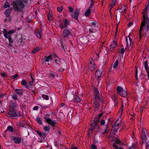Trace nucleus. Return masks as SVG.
Segmentation results:
<instances>
[{"mask_svg": "<svg viewBox=\"0 0 149 149\" xmlns=\"http://www.w3.org/2000/svg\"><path fill=\"white\" fill-rule=\"evenodd\" d=\"M88 67L90 70L91 72L94 71L96 68V65L93 61H90L88 64Z\"/></svg>", "mask_w": 149, "mask_h": 149, "instance_id": "obj_9", "label": "nucleus"}, {"mask_svg": "<svg viewBox=\"0 0 149 149\" xmlns=\"http://www.w3.org/2000/svg\"><path fill=\"white\" fill-rule=\"evenodd\" d=\"M69 22L70 21L66 19H63V22L64 24H63L61 23H60L59 26V28L61 29L66 28L68 25H69Z\"/></svg>", "mask_w": 149, "mask_h": 149, "instance_id": "obj_5", "label": "nucleus"}, {"mask_svg": "<svg viewBox=\"0 0 149 149\" xmlns=\"http://www.w3.org/2000/svg\"><path fill=\"white\" fill-rule=\"evenodd\" d=\"M36 121L40 125H41L42 124V121L39 118H37L36 119Z\"/></svg>", "mask_w": 149, "mask_h": 149, "instance_id": "obj_39", "label": "nucleus"}, {"mask_svg": "<svg viewBox=\"0 0 149 149\" xmlns=\"http://www.w3.org/2000/svg\"><path fill=\"white\" fill-rule=\"evenodd\" d=\"M144 67L147 72V73L148 74V78L149 79V68L148 66V62L147 61H146L144 62Z\"/></svg>", "mask_w": 149, "mask_h": 149, "instance_id": "obj_15", "label": "nucleus"}, {"mask_svg": "<svg viewBox=\"0 0 149 149\" xmlns=\"http://www.w3.org/2000/svg\"><path fill=\"white\" fill-rule=\"evenodd\" d=\"M102 73L100 71L97 70L95 73V76L99 79L101 76Z\"/></svg>", "mask_w": 149, "mask_h": 149, "instance_id": "obj_21", "label": "nucleus"}, {"mask_svg": "<svg viewBox=\"0 0 149 149\" xmlns=\"http://www.w3.org/2000/svg\"><path fill=\"white\" fill-rule=\"evenodd\" d=\"M117 43L115 41H113L110 45V47L112 48H114L116 46Z\"/></svg>", "mask_w": 149, "mask_h": 149, "instance_id": "obj_28", "label": "nucleus"}, {"mask_svg": "<svg viewBox=\"0 0 149 149\" xmlns=\"http://www.w3.org/2000/svg\"><path fill=\"white\" fill-rule=\"evenodd\" d=\"M55 62L56 63H57V64H60L61 63V62L60 61L58 60H55Z\"/></svg>", "mask_w": 149, "mask_h": 149, "instance_id": "obj_59", "label": "nucleus"}, {"mask_svg": "<svg viewBox=\"0 0 149 149\" xmlns=\"http://www.w3.org/2000/svg\"><path fill=\"white\" fill-rule=\"evenodd\" d=\"M146 20L147 19H146L145 20H144L143 19V22H142L141 25L140 26V29L139 31V35L140 38H141L142 36V34L141 33V31H142L143 29V27L145 25L146 21Z\"/></svg>", "mask_w": 149, "mask_h": 149, "instance_id": "obj_11", "label": "nucleus"}, {"mask_svg": "<svg viewBox=\"0 0 149 149\" xmlns=\"http://www.w3.org/2000/svg\"><path fill=\"white\" fill-rule=\"evenodd\" d=\"M101 100V99L100 97H95L93 102L96 107H100V103Z\"/></svg>", "mask_w": 149, "mask_h": 149, "instance_id": "obj_10", "label": "nucleus"}, {"mask_svg": "<svg viewBox=\"0 0 149 149\" xmlns=\"http://www.w3.org/2000/svg\"><path fill=\"white\" fill-rule=\"evenodd\" d=\"M44 118L45 121L48 124H50L52 127L55 126V124L56 123V122L52 121L49 118H48V115H46Z\"/></svg>", "mask_w": 149, "mask_h": 149, "instance_id": "obj_6", "label": "nucleus"}, {"mask_svg": "<svg viewBox=\"0 0 149 149\" xmlns=\"http://www.w3.org/2000/svg\"><path fill=\"white\" fill-rule=\"evenodd\" d=\"M91 148L92 149H96L97 147L95 144H93L91 146Z\"/></svg>", "mask_w": 149, "mask_h": 149, "instance_id": "obj_52", "label": "nucleus"}, {"mask_svg": "<svg viewBox=\"0 0 149 149\" xmlns=\"http://www.w3.org/2000/svg\"><path fill=\"white\" fill-rule=\"evenodd\" d=\"M24 3H27L26 0H17L15 1H13L12 5H13L14 10L15 11H21L25 7Z\"/></svg>", "mask_w": 149, "mask_h": 149, "instance_id": "obj_1", "label": "nucleus"}, {"mask_svg": "<svg viewBox=\"0 0 149 149\" xmlns=\"http://www.w3.org/2000/svg\"><path fill=\"white\" fill-rule=\"evenodd\" d=\"M42 97L43 98L47 100H49V97L47 95L43 94L42 95Z\"/></svg>", "mask_w": 149, "mask_h": 149, "instance_id": "obj_41", "label": "nucleus"}, {"mask_svg": "<svg viewBox=\"0 0 149 149\" xmlns=\"http://www.w3.org/2000/svg\"><path fill=\"white\" fill-rule=\"evenodd\" d=\"M63 9V7L62 6H60L59 7H58L57 8L58 11L59 12H61Z\"/></svg>", "mask_w": 149, "mask_h": 149, "instance_id": "obj_42", "label": "nucleus"}, {"mask_svg": "<svg viewBox=\"0 0 149 149\" xmlns=\"http://www.w3.org/2000/svg\"><path fill=\"white\" fill-rule=\"evenodd\" d=\"M104 132H103L102 133H101L102 134L108 132L109 129L107 125H106L105 126V129H104Z\"/></svg>", "mask_w": 149, "mask_h": 149, "instance_id": "obj_30", "label": "nucleus"}, {"mask_svg": "<svg viewBox=\"0 0 149 149\" xmlns=\"http://www.w3.org/2000/svg\"><path fill=\"white\" fill-rule=\"evenodd\" d=\"M116 89L117 91V93L120 94L124 90L123 88L120 86H118L116 88Z\"/></svg>", "mask_w": 149, "mask_h": 149, "instance_id": "obj_24", "label": "nucleus"}, {"mask_svg": "<svg viewBox=\"0 0 149 149\" xmlns=\"http://www.w3.org/2000/svg\"><path fill=\"white\" fill-rule=\"evenodd\" d=\"M42 136H40L41 138H42L43 139H44L46 136V134L45 133H42Z\"/></svg>", "mask_w": 149, "mask_h": 149, "instance_id": "obj_49", "label": "nucleus"}, {"mask_svg": "<svg viewBox=\"0 0 149 149\" xmlns=\"http://www.w3.org/2000/svg\"><path fill=\"white\" fill-rule=\"evenodd\" d=\"M146 23L147 24V25L145 27V30H146L147 31H148L149 30V19L147 17L146 20Z\"/></svg>", "mask_w": 149, "mask_h": 149, "instance_id": "obj_23", "label": "nucleus"}, {"mask_svg": "<svg viewBox=\"0 0 149 149\" xmlns=\"http://www.w3.org/2000/svg\"><path fill=\"white\" fill-rule=\"evenodd\" d=\"M43 129L45 131H49V126H45L44 127Z\"/></svg>", "mask_w": 149, "mask_h": 149, "instance_id": "obj_45", "label": "nucleus"}, {"mask_svg": "<svg viewBox=\"0 0 149 149\" xmlns=\"http://www.w3.org/2000/svg\"><path fill=\"white\" fill-rule=\"evenodd\" d=\"M112 3L110 4V6L109 7V8L111 9L114 6L115 2H113L112 1Z\"/></svg>", "mask_w": 149, "mask_h": 149, "instance_id": "obj_47", "label": "nucleus"}, {"mask_svg": "<svg viewBox=\"0 0 149 149\" xmlns=\"http://www.w3.org/2000/svg\"><path fill=\"white\" fill-rule=\"evenodd\" d=\"M147 149H149V141L148 143L146 146Z\"/></svg>", "mask_w": 149, "mask_h": 149, "instance_id": "obj_62", "label": "nucleus"}, {"mask_svg": "<svg viewBox=\"0 0 149 149\" xmlns=\"http://www.w3.org/2000/svg\"><path fill=\"white\" fill-rule=\"evenodd\" d=\"M101 125H103L105 123V121L104 120H102L100 122Z\"/></svg>", "mask_w": 149, "mask_h": 149, "instance_id": "obj_56", "label": "nucleus"}, {"mask_svg": "<svg viewBox=\"0 0 149 149\" xmlns=\"http://www.w3.org/2000/svg\"><path fill=\"white\" fill-rule=\"evenodd\" d=\"M70 149H78V148L77 146L73 147L71 148H70Z\"/></svg>", "mask_w": 149, "mask_h": 149, "instance_id": "obj_64", "label": "nucleus"}, {"mask_svg": "<svg viewBox=\"0 0 149 149\" xmlns=\"http://www.w3.org/2000/svg\"><path fill=\"white\" fill-rule=\"evenodd\" d=\"M90 8L87 10V11L85 13V15L86 16H88L91 13V10H90Z\"/></svg>", "mask_w": 149, "mask_h": 149, "instance_id": "obj_34", "label": "nucleus"}, {"mask_svg": "<svg viewBox=\"0 0 149 149\" xmlns=\"http://www.w3.org/2000/svg\"><path fill=\"white\" fill-rule=\"evenodd\" d=\"M49 75L52 77L53 78H55L56 77H57V74L55 72H50L49 73Z\"/></svg>", "mask_w": 149, "mask_h": 149, "instance_id": "obj_31", "label": "nucleus"}, {"mask_svg": "<svg viewBox=\"0 0 149 149\" xmlns=\"http://www.w3.org/2000/svg\"><path fill=\"white\" fill-rule=\"evenodd\" d=\"M146 108L145 106H142L140 109V111L141 113H142V112L146 110Z\"/></svg>", "mask_w": 149, "mask_h": 149, "instance_id": "obj_40", "label": "nucleus"}, {"mask_svg": "<svg viewBox=\"0 0 149 149\" xmlns=\"http://www.w3.org/2000/svg\"><path fill=\"white\" fill-rule=\"evenodd\" d=\"M80 100L79 97L78 96H76L75 97V99L74 101L76 102H79L80 101Z\"/></svg>", "mask_w": 149, "mask_h": 149, "instance_id": "obj_48", "label": "nucleus"}, {"mask_svg": "<svg viewBox=\"0 0 149 149\" xmlns=\"http://www.w3.org/2000/svg\"><path fill=\"white\" fill-rule=\"evenodd\" d=\"M41 30L40 31L39 30L37 29L35 30V33L37 36L39 38H41Z\"/></svg>", "mask_w": 149, "mask_h": 149, "instance_id": "obj_17", "label": "nucleus"}, {"mask_svg": "<svg viewBox=\"0 0 149 149\" xmlns=\"http://www.w3.org/2000/svg\"><path fill=\"white\" fill-rule=\"evenodd\" d=\"M126 8L125 6L122 7L121 9H119V11L121 13H124L126 11Z\"/></svg>", "mask_w": 149, "mask_h": 149, "instance_id": "obj_32", "label": "nucleus"}, {"mask_svg": "<svg viewBox=\"0 0 149 149\" xmlns=\"http://www.w3.org/2000/svg\"><path fill=\"white\" fill-rule=\"evenodd\" d=\"M16 108V105L13 103L11 104L9 107V110L8 113L10 117H23V115L19 112L15 111Z\"/></svg>", "mask_w": 149, "mask_h": 149, "instance_id": "obj_2", "label": "nucleus"}, {"mask_svg": "<svg viewBox=\"0 0 149 149\" xmlns=\"http://www.w3.org/2000/svg\"><path fill=\"white\" fill-rule=\"evenodd\" d=\"M127 94L126 91L123 90L120 95L121 96L125 97L126 96Z\"/></svg>", "mask_w": 149, "mask_h": 149, "instance_id": "obj_27", "label": "nucleus"}, {"mask_svg": "<svg viewBox=\"0 0 149 149\" xmlns=\"http://www.w3.org/2000/svg\"><path fill=\"white\" fill-rule=\"evenodd\" d=\"M126 41L127 47H129V46H130L131 44V41L129 36L126 38Z\"/></svg>", "mask_w": 149, "mask_h": 149, "instance_id": "obj_19", "label": "nucleus"}, {"mask_svg": "<svg viewBox=\"0 0 149 149\" xmlns=\"http://www.w3.org/2000/svg\"><path fill=\"white\" fill-rule=\"evenodd\" d=\"M7 130H8L10 132H13V128L12 126H9L8 127L6 130L5 131V132Z\"/></svg>", "mask_w": 149, "mask_h": 149, "instance_id": "obj_36", "label": "nucleus"}, {"mask_svg": "<svg viewBox=\"0 0 149 149\" xmlns=\"http://www.w3.org/2000/svg\"><path fill=\"white\" fill-rule=\"evenodd\" d=\"M52 56L50 55L49 56H45L43 58L44 61L45 62H48L49 61H51L52 58Z\"/></svg>", "mask_w": 149, "mask_h": 149, "instance_id": "obj_18", "label": "nucleus"}, {"mask_svg": "<svg viewBox=\"0 0 149 149\" xmlns=\"http://www.w3.org/2000/svg\"><path fill=\"white\" fill-rule=\"evenodd\" d=\"M147 10H145V9L144 10L142 14L143 15V19L144 20H146V16L147 15H146Z\"/></svg>", "mask_w": 149, "mask_h": 149, "instance_id": "obj_29", "label": "nucleus"}, {"mask_svg": "<svg viewBox=\"0 0 149 149\" xmlns=\"http://www.w3.org/2000/svg\"><path fill=\"white\" fill-rule=\"evenodd\" d=\"M38 109V106H35L33 108L34 110H37Z\"/></svg>", "mask_w": 149, "mask_h": 149, "instance_id": "obj_58", "label": "nucleus"}, {"mask_svg": "<svg viewBox=\"0 0 149 149\" xmlns=\"http://www.w3.org/2000/svg\"><path fill=\"white\" fill-rule=\"evenodd\" d=\"M18 76V75L17 74H16L10 77L11 79H14L17 78Z\"/></svg>", "mask_w": 149, "mask_h": 149, "instance_id": "obj_43", "label": "nucleus"}, {"mask_svg": "<svg viewBox=\"0 0 149 149\" xmlns=\"http://www.w3.org/2000/svg\"><path fill=\"white\" fill-rule=\"evenodd\" d=\"M36 132H37V134L40 137L41 136L42 133H41L40 132L38 131L37 130Z\"/></svg>", "mask_w": 149, "mask_h": 149, "instance_id": "obj_55", "label": "nucleus"}, {"mask_svg": "<svg viewBox=\"0 0 149 149\" xmlns=\"http://www.w3.org/2000/svg\"><path fill=\"white\" fill-rule=\"evenodd\" d=\"M21 84L24 86H25L26 88H28V86L27 85V82L25 79H23L21 81Z\"/></svg>", "mask_w": 149, "mask_h": 149, "instance_id": "obj_25", "label": "nucleus"}, {"mask_svg": "<svg viewBox=\"0 0 149 149\" xmlns=\"http://www.w3.org/2000/svg\"><path fill=\"white\" fill-rule=\"evenodd\" d=\"M0 74L1 76L3 77H6V74L5 72H3V73H0Z\"/></svg>", "mask_w": 149, "mask_h": 149, "instance_id": "obj_50", "label": "nucleus"}, {"mask_svg": "<svg viewBox=\"0 0 149 149\" xmlns=\"http://www.w3.org/2000/svg\"><path fill=\"white\" fill-rule=\"evenodd\" d=\"M15 91L20 96H22V91L23 90L20 89H15Z\"/></svg>", "mask_w": 149, "mask_h": 149, "instance_id": "obj_20", "label": "nucleus"}, {"mask_svg": "<svg viewBox=\"0 0 149 149\" xmlns=\"http://www.w3.org/2000/svg\"><path fill=\"white\" fill-rule=\"evenodd\" d=\"M95 97H100V95L97 89L96 88L95 89Z\"/></svg>", "mask_w": 149, "mask_h": 149, "instance_id": "obj_26", "label": "nucleus"}, {"mask_svg": "<svg viewBox=\"0 0 149 149\" xmlns=\"http://www.w3.org/2000/svg\"><path fill=\"white\" fill-rule=\"evenodd\" d=\"M132 24L133 23L132 22H130L128 24V26H130L132 25Z\"/></svg>", "mask_w": 149, "mask_h": 149, "instance_id": "obj_63", "label": "nucleus"}, {"mask_svg": "<svg viewBox=\"0 0 149 149\" xmlns=\"http://www.w3.org/2000/svg\"><path fill=\"white\" fill-rule=\"evenodd\" d=\"M118 63V60H116L113 66V67L114 68H116L117 67Z\"/></svg>", "mask_w": 149, "mask_h": 149, "instance_id": "obj_38", "label": "nucleus"}, {"mask_svg": "<svg viewBox=\"0 0 149 149\" xmlns=\"http://www.w3.org/2000/svg\"><path fill=\"white\" fill-rule=\"evenodd\" d=\"M100 118L98 117H96L94 119L93 123L91 124V127L89 129V130H93L94 129H96L98 131L99 129L98 124L99 123Z\"/></svg>", "mask_w": 149, "mask_h": 149, "instance_id": "obj_4", "label": "nucleus"}, {"mask_svg": "<svg viewBox=\"0 0 149 149\" xmlns=\"http://www.w3.org/2000/svg\"><path fill=\"white\" fill-rule=\"evenodd\" d=\"M79 14V9L77 8L75 10V12L72 14V16L75 19L77 20L78 19V17Z\"/></svg>", "mask_w": 149, "mask_h": 149, "instance_id": "obj_13", "label": "nucleus"}, {"mask_svg": "<svg viewBox=\"0 0 149 149\" xmlns=\"http://www.w3.org/2000/svg\"><path fill=\"white\" fill-rule=\"evenodd\" d=\"M147 131L145 128H143L141 134V137L143 139H145L146 138V134Z\"/></svg>", "mask_w": 149, "mask_h": 149, "instance_id": "obj_14", "label": "nucleus"}, {"mask_svg": "<svg viewBox=\"0 0 149 149\" xmlns=\"http://www.w3.org/2000/svg\"><path fill=\"white\" fill-rule=\"evenodd\" d=\"M97 24V23L96 22H92L91 23V24L94 27L96 26Z\"/></svg>", "mask_w": 149, "mask_h": 149, "instance_id": "obj_57", "label": "nucleus"}, {"mask_svg": "<svg viewBox=\"0 0 149 149\" xmlns=\"http://www.w3.org/2000/svg\"><path fill=\"white\" fill-rule=\"evenodd\" d=\"M124 107V105L123 104V103H122L121 107L120 108L119 110V111L118 113L120 114V115H121L123 112V108Z\"/></svg>", "mask_w": 149, "mask_h": 149, "instance_id": "obj_35", "label": "nucleus"}, {"mask_svg": "<svg viewBox=\"0 0 149 149\" xmlns=\"http://www.w3.org/2000/svg\"><path fill=\"white\" fill-rule=\"evenodd\" d=\"M115 142H116V143L119 144L120 143V141L118 140H117Z\"/></svg>", "mask_w": 149, "mask_h": 149, "instance_id": "obj_60", "label": "nucleus"}, {"mask_svg": "<svg viewBox=\"0 0 149 149\" xmlns=\"http://www.w3.org/2000/svg\"><path fill=\"white\" fill-rule=\"evenodd\" d=\"M113 146L116 149H118V146L116 145V143H114L113 144Z\"/></svg>", "mask_w": 149, "mask_h": 149, "instance_id": "obj_53", "label": "nucleus"}, {"mask_svg": "<svg viewBox=\"0 0 149 149\" xmlns=\"http://www.w3.org/2000/svg\"><path fill=\"white\" fill-rule=\"evenodd\" d=\"M71 35V33L69 30L67 29H64L62 34V36L63 38L68 37Z\"/></svg>", "mask_w": 149, "mask_h": 149, "instance_id": "obj_8", "label": "nucleus"}, {"mask_svg": "<svg viewBox=\"0 0 149 149\" xmlns=\"http://www.w3.org/2000/svg\"><path fill=\"white\" fill-rule=\"evenodd\" d=\"M13 10L12 8H10L6 9L4 12V13L6 17H8L10 16L11 12Z\"/></svg>", "mask_w": 149, "mask_h": 149, "instance_id": "obj_12", "label": "nucleus"}, {"mask_svg": "<svg viewBox=\"0 0 149 149\" xmlns=\"http://www.w3.org/2000/svg\"><path fill=\"white\" fill-rule=\"evenodd\" d=\"M3 31V34L5 37L8 40L10 44L13 43V40L11 37L10 34L14 33L15 32V30L14 29L10 30L8 32H7L6 29H4Z\"/></svg>", "mask_w": 149, "mask_h": 149, "instance_id": "obj_3", "label": "nucleus"}, {"mask_svg": "<svg viewBox=\"0 0 149 149\" xmlns=\"http://www.w3.org/2000/svg\"><path fill=\"white\" fill-rule=\"evenodd\" d=\"M10 6V5L7 1H6L3 6V8H9Z\"/></svg>", "mask_w": 149, "mask_h": 149, "instance_id": "obj_33", "label": "nucleus"}, {"mask_svg": "<svg viewBox=\"0 0 149 149\" xmlns=\"http://www.w3.org/2000/svg\"><path fill=\"white\" fill-rule=\"evenodd\" d=\"M48 19L49 21H51L52 20L53 18L52 17V14H50V12H49L48 13Z\"/></svg>", "mask_w": 149, "mask_h": 149, "instance_id": "obj_37", "label": "nucleus"}, {"mask_svg": "<svg viewBox=\"0 0 149 149\" xmlns=\"http://www.w3.org/2000/svg\"><path fill=\"white\" fill-rule=\"evenodd\" d=\"M148 4L147 5L145 8V10H148V9H149V0H148Z\"/></svg>", "mask_w": 149, "mask_h": 149, "instance_id": "obj_54", "label": "nucleus"}, {"mask_svg": "<svg viewBox=\"0 0 149 149\" xmlns=\"http://www.w3.org/2000/svg\"><path fill=\"white\" fill-rule=\"evenodd\" d=\"M121 121L119 120H117L115 124L112 127V129L115 131H116L118 130L121 126Z\"/></svg>", "mask_w": 149, "mask_h": 149, "instance_id": "obj_7", "label": "nucleus"}, {"mask_svg": "<svg viewBox=\"0 0 149 149\" xmlns=\"http://www.w3.org/2000/svg\"><path fill=\"white\" fill-rule=\"evenodd\" d=\"M68 10L70 12L72 13L73 12L74 8L70 6L68 7Z\"/></svg>", "mask_w": 149, "mask_h": 149, "instance_id": "obj_46", "label": "nucleus"}, {"mask_svg": "<svg viewBox=\"0 0 149 149\" xmlns=\"http://www.w3.org/2000/svg\"><path fill=\"white\" fill-rule=\"evenodd\" d=\"M12 97L15 100H16L17 99V96L16 94L12 95Z\"/></svg>", "mask_w": 149, "mask_h": 149, "instance_id": "obj_44", "label": "nucleus"}, {"mask_svg": "<svg viewBox=\"0 0 149 149\" xmlns=\"http://www.w3.org/2000/svg\"><path fill=\"white\" fill-rule=\"evenodd\" d=\"M40 49V47L39 46H38L33 49L32 51V53L34 54L38 51Z\"/></svg>", "mask_w": 149, "mask_h": 149, "instance_id": "obj_22", "label": "nucleus"}, {"mask_svg": "<svg viewBox=\"0 0 149 149\" xmlns=\"http://www.w3.org/2000/svg\"><path fill=\"white\" fill-rule=\"evenodd\" d=\"M94 2H91V6L89 7L90 8H91V7L93 5V3Z\"/></svg>", "mask_w": 149, "mask_h": 149, "instance_id": "obj_61", "label": "nucleus"}, {"mask_svg": "<svg viewBox=\"0 0 149 149\" xmlns=\"http://www.w3.org/2000/svg\"><path fill=\"white\" fill-rule=\"evenodd\" d=\"M13 140H14V142L16 143L19 144L21 142V138L19 137H13Z\"/></svg>", "mask_w": 149, "mask_h": 149, "instance_id": "obj_16", "label": "nucleus"}, {"mask_svg": "<svg viewBox=\"0 0 149 149\" xmlns=\"http://www.w3.org/2000/svg\"><path fill=\"white\" fill-rule=\"evenodd\" d=\"M125 51V50L124 48H122L120 51V53L123 54Z\"/></svg>", "mask_w": 149, "mask_h": 149, "instance_id": "obj_51", "label": "nucleus"}]
</instances>
